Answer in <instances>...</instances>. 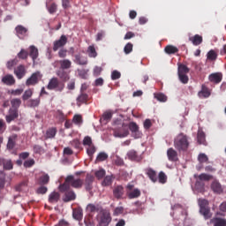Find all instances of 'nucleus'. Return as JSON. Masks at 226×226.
<instances>
[{
    "label": "nucleus",
    "mask_w": 226,
    "mask_h": 226,
    "mask_svg": "<svg viewBox=\"0 0 226 226\" xmlns=\"http://www.w3.org/2000/svg\"><path fill=\"white\" fill-rule=\"evenodd\" d=\"M84 186V180L80 178H75L73 175H69L66 177L64 183L61 185L62 190H69V188H76L80 190Z\"/></svg>",
    "instance_id": "nucleus-1"
},
{
    "label": "nucleus",
    "mask_w": 226,
    "mask_h": 226,
    "mask_svg": "<svg viewBox=\"0 0 226 226\" xmlns=\"http://www.w3.org/2000/svg\"><path fill=\"white\" fill-rule=\"evenodd\" d=\"M174 147L178 153H185V151H188V147H190L188 136L184 133L178 134L174 140Z\"/></svg>",
    "instance_id": "nucleus-2"
},
{
    "label": "nucleus",
    "mask_w": 226,
    "mask_h": 226,
    "mask_svg": "<svg viewBox=\"0 0 226 226\" xmlns=\"http://www.w3.org/2000/svg\"><path fill=\"white\" fill-rule=\"evenodd\" d=\"M200 206V213L204 216L205 220H209L213 216L211 209L209 208V201L206 199L198 200Z\"/></svg>",
    "instance_id": "nucleus-3"
},
{
    "label": "nucleus",
    "mask_w": 226,
    "mask_h": 226,
    "mask_svg": "<svg viewBox=\"0 0 226 226\" xmlns=\"http://www.w3.org/2000/svg\"><path fill=\"white\" fill-rule=\"evenodd\" d=\"M98 224L97 226H109L110 222H112V217L110 216V212L107 209H101L97 216Z\"/></svg>",
    "instance_id": "nucleus-4"
},
{
    "label": "nucleus",
    "mask_w": 226,
    "mask_h": 226,
    "mask_svg": "<svg viewBox=\"0 0 226 226\" xmlns=\"http://www.w3.org/2000/svg\"><path fill=\"white\" fill-rule=\"evenodd\" d=\"M47 89H49V91H56L61 93L64 89V83L59 80L58 78L53 77L49 79Z\"/></svg>",
    "instance_id": "nucleus-5"
},
{
    "label": "nucleus",
    "mask_w": 226,
    "mask_h": 226,
    "mask_svg": "<svg viewBox=\"0 0 226 226\" xmlns=\"http://www.w3.org/2000/svg\"><path fill=\"white\" fill-rule=\"evenodd\" d=\"M114 137H118L120 139H124V137H128L130 135V131L126 128V124L124 123L118 124L117 127L113 129Z\"/></svg>",
    "instance_id": "nucleus-6"
},
{
    "label": "nucleus",
    "mask_w": 226,
    "mask_h": 226,
    "mask_svg": "<svg viewBox=\"0 0 226 226\" xmlns=\"http://www.w3.org/2000/svg\"><path fill=\"white\" fill-rule=\"evenodd\" d=\"M39 56V51H38V48H36V46L34 45H31L28 48V51L22 49L20 50V52L18 53V57H38Z\"/></svg>",
    "instance_id": "nucleus-7"
},
{
    "label": "nucleus",
    "mask_w": 226,
    "mask_h": 226,
    "mask_svg": "<svg viewBox=\"0 0 226 226\" xmlns=\"http://www.w3.org/2000/svg\"><path fill=\"white\" fill-rule=\"evenodd\" d=\"M59 190L62 193H64L63 198L64 202H72V200H75L77 199V194H75V192L72 190V187H70L69 189L62 190L61 185H60Z\"/></svg>",
    "instance_id": "nucleus-8"
},
{
    "label": "nucleus",
    "mask_w": 226,
    "mask_h": 226,
    "mask_svg": "<svg viewBox=\"0 0 226 226\" xmlns=\"http://www.w3.org/2000/svg\"><path fill=\"white\" fill-rule=\"evenodd\" d=\"M68 43V37L64 34L61 35L60 38L53 42V50L57 52L58 49H63L64 45Z\"/></svg>",
    "instance_id": "nucleus-9"
},
{
    "label": "nucleus",
    "mask_w": 226,
    "mask_h": 226,
    "mask_svg": "<svg viewBox=\"0 0 226 226\" xmlns=\"http://www.w3.org/2000/svg\"><path fill=\"white\" fill-rule=\"evenodd\" d=\"M129 130L133 139H140L142 137V132L139 130V125L137 124V123H129Z\"/></svg>",
    "instance_id": "nucleus-10"
},
{
    "label": "nucleus",
    "mask_w": 226,
    "mask_h": 226,
    "mask_svg": "<svg viewBox=\"0 0 226 226\" xmlns=\"http://www.w3.org/2000/svg\"><path fill=\"white\" fill-rule=\"evenodd\" d=\"M43 75L40 72H34L30 78L26 79V86H36L38 84L40 79H41Z\"/></svg>",
    "instance_id": "nucleus-11"
},
{
    "label": "nucleus",
    "mask_w": 226,
    "mask_h": 226,
    "mask_svg": "<svg viewBox=\"0 0 226 226\" xmlns=\"http://www.w3.org/2000/svg\"><path fill=\"white\" fill-rule=\"evenodd\" d=\"M56 74L60 79V80H62L63 83L68 82V80H70V72L69 71H66L64 69H58L56 72Z\"/></svg>",
    "instance_id": "nucleus-12"
},
{
    "label": "nucleus",
    "mask_w": 226,
    "mask_h": 226,
    "mask_svg": "<svg viewBox=\"0 0 226 226\" xmlns=\"http://www.w3.org/2000/svg\"><path fill=\"white\" fill-rule=\"evenodd\" d=\"M15 31H16V36H18V38H19L20 40H24V38H26V36H27V28L22 25H18L15 27Z\"/></svg>",
    "instance_id": "nucleus-13"
},
{
    "label": "nucleus",
    "mask_w": 226,
    "mask_h": 226,
    "mask_svg": "<svg viewBox=\"0 0 226 226\" xmlns=\"http://www.w3.org/2000/svg\"><path fill=\"white\" fill-rule=\"evenodd\" d=\"M19 117V109L11 108L9 109V114L5 117V120L7 123H11V121H15Z\"/></svg>",
    "instance_id": "nucleus-14"
},
{
    "label": "nucleus",
    "mask_w": 226,
    "mask_h": 226,
    "mask_svg": "<svg viewBox=\"0 0 226 226\" xmlns=\"http://www.w3.org/2000/svg\"><path fill=\"white\" fill-rule=\"evenodd\" d=\"M26 73H27V71H26V66L24 65H19L14 70V74L19 80L26 77Z\"/></svg>",
    "instance_id": "nucleus-15"
},
{
    "label": "nucleus",
    "mask_w": 226,
    "mask_h": 226,
    "mask_svg": "<svg viewBox=\"0 0 226 226\" xmlns=\"http://www.w3.org/2000/svg\"><path fill=\"white\" fill-rule=\"evenodd\" d=\"M113 195L117 200L123 199V195H124V187L122 185L116 186L113 190Z\"/></svg>",
    "instance_id": "nucleus-16"
},
{
    "label": "nucleus",
    "mask_w": 226,
    "mask_h": 226,
    "mask_svg": "<svg viewBox=\"0 0 226 226\" xmlns=\"http://www.w3.org/2000/svg\"><path fill=\"white\" fill-rule=\"evenodd\" d=\"M211 190L214 192V193H217L218 195L223 193V187L222 186V184L216 180L212 182Z\"/></svg>",
    "instance_id": "nucleus-17"
},
{
    "label": "nucleus",
    "mask_w": 226,
    "mask_h": 226,
    "mask_svg": "<svg viewBox=\"0 0 226 226\" xmlns=\"http://www.w3.org/2000/svg\"><path fill=\"white\" fill-rule=\"evenodd\" d=\"M222 79H223V75L221 72H215L208 76V80L214 84H220V82H222Z\"/></svg>",
    "instance_id": "nucleus-18"
},
{
    "label": "nucleus",
    "mask_w": 226,
    "mask_h": 226,
    "mask_svg": "<svg viewBox=\"0 0 226 226\" xmlns=\"http://www.w3.org/2000/svg\"><path fill=\"white\" fill-rule=\"evenodd\" d=\"M94 182V177L92 175H87L85 179V189L87 192H91L93 190V183Z\"/></svg>",
    "instance_id": "nucleus-19"
},
{
    "label": "nucleus",
    "mask_w": 226,
    "mask_h": 226,
    "mask_svg": "<svg viewBox=\"0 0 226 226\" xmlns=\"http://www.w3.org/2000/svg\"><path fill=\"white\" fill-rule=\"evenodd\" d=\"M3 165L4 170H11L13 169V162L11 159L0 158V166Z\"/></svg>",
    "instance_id": "nucleus-20"
},
{
    "label": "nucleus",
    "mask_w": 226,
    "mask_h": 226,
    "mask_svg": "<svg viewBox=\"0 0 226 226\" xmlns=\"http://www.w3.org/2000/svg\"><path fill=\"white\" fill-rule=\"evenodd\" d=\"M198 96L199 98H209V96H211V92L207 87L202 85L201 90L198 93Z\"/></svg>",
    "instance_id": "nucleus-21"
},
{
    "label": "nucleus",
    "mask_w": 226,
    "mask_h": 226,
    "mask_svg": "<svg viewBox=\"0 0 226 226\" xmlns=\"http://www.w3.org/2000/svg\"><path fill=\"white\" fill-rule=\"evenodd\" d=\"M167 156L170 162H177V151L174 148H169L167 150Z\"/></svg>",
    "instance_id": "nucleus-22"
},
{
    "label": "nucleus",
    "mask_w": 226,
    "mask_h": 226,
    "mask_svg": "<svg viewBox=\"0 0 226 226\" xmlns=\"http://www.w3.org/2000/svg\"><path fill=\"white\" fill-rule=\"evenodd\" d=\"M2 82L5 86H13L15 84V78L11 74H7L2 78Z\"/></svg>",
    "instance_id": "nucleus-23"
},
{
    "label": "nucleus",
    "mask_w": 226,
    "mask_h": 226,
    "mask_svg": "<svg viewBox=\"0 0 226 226\" xmlns=\"http://www.w3.org/2000/svg\"><path fill=\"white\" fill-rule=\"evenodd\" d=\"M88 101H89V95L85 92H80V94L77 97L78 105H82V103H87Z\"/></svg>",
    "instance_id": "nucleus-24"
},
{
    "label": "nucleus",
    "mask_w": 226,
    "mask_h": 226,
    "mask_svg": "<svg viewBox=\"0 0 226 226\" xmlns=\"http://www.w3.org/2000/svg\"><path fill=\"white\" fill-rule=\"evenodd\" d=\"M164 52L168 54L169 56H172L174 54H178L179 53V49L174 45H167L164 48Z\"/></svg>",
    "instance_id": "nucleus-25"
},
{
    "label": "nucleus",
    "mask_w": 226,
    "mask_h": 226,
    "mask_svg": "<svg viewBox=\"0 0 226 226\" xmlns=\"http://www.w3.org/2000/svg\"><path fill=\"white\" fill-rule=\"evenodd\" d=\"M75 54V49L70 48V50H67L64 48L60 49L58 51L59 57H66V56H73Z\"/></svg>",
    "instance_id": "nucleus-26"
},
{
    "label": "nucleus",
    "mask_w": 226,
    "mask_h": 226,
    "mask_svg": "<svg viewBox=\"0 0 226 226\" xmlns=\"http://www.w3.org/2000/svg\"><path fill=\"white\" fill-rule=\"evenodd\" d=\"M205 186H206V184L204 182L196 178L194 189L196 192H198V193H204V192L206 190Z\"/></svg>",
    "instance_id": "nucleus-27"
},
{
    "label": "nucleus",
    "mask_w": 226,
    "mask_h": 226,
    "mask_svg": "<svg viewBox=\"0 0 226 226\" xmlns=\"http://www.w3.org/2000/svg\"><path fill=\"white\" fill-rule=\"evenodd\" d=\"M146 174L153 183H156V181H158V177L156 176V171L154 170L151 168L147 169Z\"/></svg>",
    "instance_id": "nucleus-28"
},
{
    "label": "nucleus",
    "mask_w": 226,
    "mask_h": 226,
    "mask_svg": "<svg viewBox=\"0 0 226 226\" xmlns=\"http://www.w3.org/2000/svg\"><path fill=\"white\" fill-rule=\"evenodd\" d=\"M17 144V134H13L12 136L9 137L8 142H7V149L11 151L13 147H15Z\"/></svg>",
    "instance_id": "nucleus-29"
},
{
    "label": "nucleus",
    "mask_w": 226,
    "mask_h": 226,
    "mask_svg": "<svg viewBox=\"0 0 226 226\" xmlns=\"http://www.w3.org/2000/svg\"><path fill=\"white\" fill-rule=\"evenodd\" d=\"M59 199H61V194L57 192H53L49 196V202L54 204V202H59Z\"/></svg>",
    "instance_id": "nucleus-30"
},
{
    "label": "nucleus",
    "mask_w": 226,
    "mask_h": 226,
    "mask_svg": "<svg viewBox=\"0 0 226 226\" xmlns=\"http://www.w3.org/2000/svg\"><path fill=\"white\" fill-rule=\"evenodd\" d=\"M60 70H70L72 68V61L64 59L59 61Z\"/></svg>",
    "instance_id": "nucleus-31"
},
{
    "label": "nucleus",
    "mask_w": 226,
    "mask_h": 226,
    "mask_svg": "<svg viewBox=\"0 0 226 226\" xmlns=\"http://www.w3.org/2000/svg\"><path fill=\"white\" fill-rule=\"evenodd\" d=\"M87 209L89 211V213H102V209L103 208L99 205L95 206L94 204H88Z\"/></svg>",
    "instance_id": "nucleus-32"
},
{
    "label": "nucleus",
    "mask_w": 226,
    "mask_h": 226,
    "mask_svg": "<svg viewBox=\"0 0 226 226\" xmlns=\"http://www.w3.org/2000/svg\"><path fill=\"white\" fill-rule=\"evenodd\" d=\"M50 183V176L49 174L43 173L42 176L39 177V185H45Z\"/></svg>",
    "instance_id": "nucleus-33"
},
{
    "label": "nucleus",
    "mask_w": 226,
    "mask_h": 226,
    "mask_svg": "<svg viewBox=\"0 0 226 226\" xmlns=\"http://www.w3.org/2000/svg\"><path fill=\"white\" fill-rule=\"evenodd\" d=\"M195 179H198L199 181H211L213 179V176L206 173H202L200 175H194Z\"/></svg>",
    "instance_id": "nucleus-34"
},
{
    "label": "nucleus",
    "mask_w": 226,
    "mask_h": 226,
    "mask_svg": "<svg viewBox=\"0 0 226 226\" xmlns=\"http://www.w3.org/2000/svg\"><path fill=\"white\" fill-rule=\"evenodd\" d=\"M210 223H214V226H226V220L215 217L210 220Z\"/></svg>",
    "instance_id": "nucleus-35"
},
{
    "label": "nucleus",
    "mask_w": 226,
    "mask_h": 226,
    "mask_svg": "<svg viewBox=\"0 0 226 226\" xmlns=\"http://www.w3.org/2000/svg\"><path fill=\"white\" fill-rule=\"evenodd\" d=\"M127 156L129 160H132V162H140V157H139V154L134 150L129 151L127 153Z\"/></svg>",
    "instance_id": "nucleus-36"
},
{
    "label": "nucleus",
    "mask_w": 226,
    "mask_h": 226,
    "mask_svg": "<svg viewBox=\"0 0 226 226\" xmlns=\"http://www.w3.org/2000/svg\"><path fill=\"white\" fill-rule=\"evenodd\" d=\"M189 41H192L193 45H200L202 43V36L199 34H195L194 36H192L189 38Z\"/></svg>",
    "instance_id": "nucleus-37"
},
{
    "label": "nucleus",
    "mask_w": 226,
    "mask_h": 226,
    "mask_svg": "<svg viewBox=\"0 0 226 226\" xmlns=\"http://www.w3.org/2000/svg\"><path fill=\"white\" fill-rule=\"evenodd\" d=\"M57 133V129L56 127L49 128L46 131V139H54Z\"/></svg>",
    "instance_id": "nucleus-38"
},
{
    "label": "nucleus",
    "mask_w": 226,
    "mask_h": 226,
    "mask_svg": "<svg viewBox=\"0 0 226 226\" xmlns=\"http://www.w3.org/2000/svg\"><path fill=\"white\" fill-rule=\"evenodd\" d=\"M40 105V98L28 100L26 102V107L30 109H34Z\"/></svg>",
    "instance_id": "nucleus-39"
},
{
    "label": "nucleus",
    "mask_w": 226,
    "mask_h": 226,
    "mask_svg": "<svg viewBox=\"0 0 226 226\" xmlns=\"http://www.w3.org/2000/svg\"><path fill=\"white\" fill-rule=\"evenodd\" d=\"M197 139L199 144H206V133L202 130L198 131Z\"/></svg>",
    "instance_id": "nucleus-40"
},
{
    "label": "nucleus",
    "mask_w": 226,
    "mask_h": 226,
    "mask_svg": "<svg viewBox=\"0 0 226 226\" xmlns=\"http://www.w3.org/2000/svg\"><path fill=\"white\" fill-rule=\"evenodd\" d=\"M114 181V176H106L102 183V186H110Z\"/></svg>",
    "instance_id": "nucleus-41"
},
{
    "label": "nucleus",
    "mask_w": 226,
    "mask_h": 226,
    "mask_svg": "<svg viewBox=\"0 0 226 226\" xmlns=\"http://www.w3.org/2000/svg\"><path fill=\"white\" fill-rule=\"evenodd\" d=\"M11 109H16L17 110H19V107H20V105H22V101L19 98L12 99L11 101Z\"/></svg>",
    "instance_id": "nucleus-42"
},
{
    "label": "nucleus",
    "mask_w": 226,
    "mask_h": 226,
    "mask_svg": "<svg viewBox=\"0 0 226 226\" xmlns=\"http://www.w3.org/2000/svg\"><path fill=\"white\" fill-rule=\"evenodd\" d=\"M109 158V154L105 152H101L98 154L95 162H105Z\"/></svg>",
    "instance_id": "nucleus-43"
},
{
    "label": "nucleus",
    "mask_w": 226,
    "mask_h": 226,
    "mask_svg": "<svg viewBox=\"0 0 226 226\" xmlns=\"http://www.w3.org/2000/svg\"><path fill=\"white\" fill-rule=\"evenodd\" d=\"M74 220L80 221L82 220V209H74L72 213Z\"/></svg>",
    "instance_id": "nucleus-44"
},
{
    "label": "nucleus",
    "mask_w": 226,
    "mask_h": 226,
    "mask_svg": "<svg viewBox=\"0 0 226 226\" xmlns=\"http://www.w3.org/2000/svg\"><path fill=\"white\" fill-rule=\"evenodd\" d=\"M27 188V181H23L15 186L16 192H24Z\"/></svg>",
    "instance_id": "nucleus-45"
},
{
    "label": "nucleus",
    "mask_w": 226,
    "mask_h": 226,
    "mask_svg": "<svg viewBox=\"0 0 226 226\" xmlns=\"http://www.w3.org/2000/svg\"><path fill=\"white\" fill-rule=\"evenodd\" d=\"M140 195V190L134 189L131 192L128 193L129 199H139V196Z\"/></svg>",
    "instance_id": "nucleus-46"
},
{
    "label": "nucleus",
    "mask_w": 226,
    "mask_h": 226,
    "mask_svg": "<svg viewBox=\"0 0 226 226\" xmlns=\"http://www.w3.org/2000/svg\"><path fill=\"white\" fill-rule=\"evenodd\" d=\"M200 163H209V158L206 154H200L198 156Z\"/></svg>",
    "instance_id": "nucleus-47"
},
{
    "label": "nucleus",
    "mask_w": 226,
    "mask_h": 226,
    "mask_svg": "<svg viewBox=\"0 0 226 226\" xmlns=\"http://www.w3.org/2000/svg\"><path fill=\"white\" fill-rule=\"evenodd\" d=\"M190 73V69L185 64H180L178 66V74H187Z\"/></svg>",
    "instance_id": "nucleus-48"
},
{
    "label": "nucleus",
    "mask_w": 226,
    "mask_h": 226,
    "mask_svg": "<svg viewBox=\"0 0 226 226\" xmlns=\"http://www.w3.org/2000/svg\"><path fill=\"white\" fill-rule=\"evenodd\" d=\"M94 153H96V147H94V145H91L87 147V154L90 158H93V154H94Z\"/></svg>",
    "instance_id": "nucleus-49"
},
{
    "label": "nucleus",
    "mask_w": 226,
    "mask_h": 226,
    "mask_svg": "<svg viewBox=\"0 0 226 226\" xmlns=\"http://www.w3.org/2000/svg\"><path fill=\"white\" fill-rule=\"evenodd\" d=\"M159 183L165 185L167 183V175L163 171H161L158 176Z\"/></svg>",
    "instance_id": "nucleus-50"
},
{
    "label": "nucleus",
    "mask_w": 226,
    "mask_h": 226,
    "mask_svg": "<svg viewBox=\"0 0 226 226\" xmlns=\"http://www.w3.org/2000/svg\"><path fill=\"white\" fill-rule=\"evenodd\" d=\"M31 96H33V90H31V89L26 90L22 95V100L24 102H26V101L29 100V98H31Z\"/></svg>",
    "instance_id": "nucleus-51"
},
{
    "label": "nucleus",
    "mask_w": 226,
    "mask_h": 226,
    "mask_svg": "<svg viewBox=\"0 0 226 226\" xmlns=\"http://www.w3.org/2000/svg\"><path fill=\"white\" fill-rule=\"evenodd\" d=\"M47 192H49V188H47V186H45V185H41L39 188H37V190H36V193L38 195H45V193H47Z\"/></svg>",
    "instance_id": "nucleus-52"
},
{
    "label": "nucleus",
    "mask_w": 226,
    "mask_h": 226,
    "mask_svg": "<svg viewBox=\"0 0 226 226\" xmlns=\"http://www.w3.org/2000/svg\"><path fill=\"white\" fill-rule=\"evenodd\" d=\"M4 185H6V175L0 171V188H4Z\"/></svg>",
    "instance_id": "nucleus-53"
},
{
    "label": "nucleus",
    "mask_w": 226,
    "mask_h": 226,
    "mask_svg": "<svg viewBox=\"0 0 226 226\" xmlns=\"http://www.w3.org/2000/svg\"><path fill=\"white\" fill-rule=\"evenodd\" d=\"M87 52L90 57H96V56H98V53H96V49H94V46H89L87 49Z\"/></svg>",
    "instance_id": "nucleus-54"
},
{
    "label": "nucleus",
    "mask_w": 226,
    "mask_h": 226,
    "mask_svg": "<svg viewBox=\"0 0 226 226\" xmlns=\"http://www.w3.org/2000/svg\"><path fill=\"white\" fill-rule=\"evenodd\" d=\"M34 163H35L34 159H28L24 162L23 165H24L25 169H31V167H33V165H34Z\"/></svg>",
    "instance_id": "nucleus-55"
},
{
    "label": "nucleus",
    "mask_w": 226,
    "mask_h": 226,
    "mask_svg": "<svg viewBox=\"0 0 226 226\" xmlns=\"http://www.w3.org/2000/svg\"><path fill=\"white\" fill-rule=\"evenodd\" d=\"M102 119H103V121H106V123H108V121H110L112 119V112L110 111L104 112Z\"/></svg>",
    "instance_id": "nucleus-56"
},
{
    "label": "nucleus",
    "mask_w": 226,
    "mask_h": 226,
    "mask_svg": "<svg viewBox=\"0 0 226 226\" xmlns=\"http://www.w3.org/2000/svg\"><path fill=\"white\" fill-rule=\"evenodd\" d=\"M114 163L117 164L118 167L124 165V161L119 157V155H116L114 158Z\"/></svg>",
    "instance_id": "nucleus-57"
},
{
    "label": "nucleus",
    "mask_w": 226,
    "mask_h": 226,
    "mask_svg": "<svg viewBox=\"0 0 226 226\" xmlns=\"http://www.w3.org/2000/svg\"><path fill=\"white\" fill-rule=\"evenodd\" d=\"M178 79L182 84H188V80H190L186 74H178Z\"/></svg>",
    "instance_id": "nucleus-58"
},
{
    "label": "nucleus",
    "mask_w": 226,
    "mask_h": 226,
    "mask_svg": "<svg viewBox=\"0 0 226 226\" xmlns=\"http://www.w3.org/2000/svg\"><path fill=\"white\" fill-rule=\"evenodd\" d=\"M94 144H93V139H91V137L87 136L84 138L83 139V146H94Z\"/></svg>",
    "instance_id": "nucleus-59"
},
{
    "label": "nucleus",
    "mask_w": 226,
    "mask_h": 226,
    "mask_svg": "<svg viewBox=\"0 0 226 226\" xmlns=\"http://www.w3.org/2000/svg\"><path fill=\"white\" fill-rule=\"evenodd\" d=\"M56 118L60 121V123H63L64 119H66V117L64 116V113L58 109L56 110Z\"/></svg>",
    "instance_id": "nucleus-60"
},
{
    "label": "nucleus",
    "mask_w": 226,
    "mask_h": 226,
    "mask_svg": "<svg viewBox=\"0 0 226 226\" xmlns=\"http://www.w3.org/2000/svg\"><path fill=\"white\" fill-rule=\"evenodd\" d=\"M154 98H156V100H158V102H167V95H165L163 94H156L154 95Z\"/></svg>",
    "instance_id": "nucleus-61"
},
{
    "label": "nucleus",
    "mask_w": 226,
    "mask_h": 226,
    "mask_svg": "<svg viewBox=\"0 0 226 226\" xmlns=\"http://www.w3.org/2000/svg\"><path fill=\"white\" fill-rule=\"evenodd\" d=\"M121 79V72L119 71H113L111 72V80H117Z\"/></svg>",
    "instance_id": "nucleus-62"
},
{
    "label": "nucleus",
    "mask_w": 226,
    "mask_h": 226,
    "mask_svg": "<svg viewBox=\"0 0 226 226\" xmlns=\"http://www.w3.org/2000/svg\"><path fill=\"white\" fill-rule=\"evenodd\" d=\"M105 170H99L95 171V177H97V179H102V177H105Z\"/></svg>",
    "instance_id": "nucleus-63"
},
{
    "label": "nucleus",
    "mask_w": 226,
    "mask_h": 226,
    "mask_svg": "<svg viewBox=\"0 0 226 226\" xmlns=\"http://www.w3.org/2000/svg\"><path fill=\"white\" fill-rule=\"evenodd\" d=\"M17 63H19L17 58H14L13 60L7 62L8 70H11V68H13V66H17Z\"/></svg>",
    "instance_id": "nucleus-64"
}]
</instances>
